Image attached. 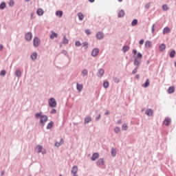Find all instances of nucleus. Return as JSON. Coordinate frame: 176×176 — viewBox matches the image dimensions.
<instances>
[{"label": "nucleus", "mask_w": 176, "mask_h": 176, "mask_svg": "<svg viewBox=\"0 0 176 176\" xmlns=\"http://www.w3.org/2000/svg\"><path fill=\"white\" fill-rule=\"evenodd\" d=\"M96 38L98 39H102L104 38V34L101 32H99L96 34Z\"/></svg>", "instance_id": "obj_13"}, {"label": "nucleus", "mask_w": 176, "mask_h": 176, "mask_svg": "<svg viewBox=\"0 0 176 176\" xmlns=\"http://www.w3.org/2000/svg\"><path fill=\"white\" fill-rule=\"evenodd\" d=\"M133 54H137V50H133Z\"/></svg>", "instance_id": "obj_54"}, {"label": "nucleus", "mask_w": 176, "mask_h": 176, "mask_svg": "<svg viewBox=\"0 0 176 176\" xmlns=\"http://www.w3.org/2000/svg\"><path fill=\"white\" fill-rule=\"evenodd\" d=\"M85 34H87V35H90V30H86Z\"/></svg>", "instance_id": "obj_49"}, {"label": "nucleus", "mask_w": 176, "mask_h": 176, "mask_svg": "<svg viewBox=\"0 0 176 176\" xmlns=\"http://www.w3.org/2000/svg\"><path fill=\"white\" fill-rule=\"evenodd\" d=\"M49 105L51 108H56L57 107V102H56V99L52 98L49 100Z\"/></svg>", "instance_id": "obj_2"}, {"label": "nucleus", "mask_w": 176, "mask_h": 176, "mask_svg": "<svg viewBox=\"0 0 176 176\" xmlns=\"http://www.w3.org/2000/svg\"><path fill=\"white\" fill-rule=\"evenodd\" d=\"M118 123L120 124V123H122V122L121 121H118Z\"/></svg>", "instance_id": "obj_60"}, {"label": "nucleus", "mask_w": 176, "mask_h": 176, "mask_svg": "<svg viewBox=\"0 0 176 176\" xmlns=\"http://www.w3.org/2000/svg\"><path fill=\"white\" fill-rule=\"evenodd\" d=\"M115 133H119L120 131V127H116L114 129Z\"/></svg>", "instance_id": "obj_43"}, {"label": "nucleus", "mask_w": 176, "mask_h": 176, "mask_svg": "<svg viewBox=\"0 0 176 176\" xmlns=\"http://www.w3.org/2000/svg\"><path fill=\"white\" fill-rule=\"evenodd\" d=\"M122 1H123V0H118V2H122Z\"/></svg>", "instance_id": "obj_62"}, {"label": "nucleus", "mask_w": 176, "mask_h": 176, "mask_svg": "<svg viewBox=\"0 0 176 176\" xmlns=\"http://www.w3.org/2000/svg\"><path fill=\"white\" fill-rule=\"evenodd\" d=\"M97 166H104L105 164V161L104 160V158L99 159L96 162Z\"/></svg>", "instance_id": "obj_6"}, {"label": "nucleus", "mask_w": 176, "mask_h": 176, "mask_svg": "<svg viewBox=\"0 0 176 176\" xmlns=\"http://www.w3.org/2000/svg\"><path fill=\"white\" fill-rule=\"evenodd\" d=\"M76 85H77L76 89L79 92L82 91V90H83V85H80L78 82L76 83Z\"/></svg>", "instance_id": "obj_14"}, {"label": "nucleus", "mask_w": 176, "mask_h": 176, "mask_svg": "<svg viewBox=\"0 0 176 176\" xmlns=\"http://www.w3.org/2000/svg\"><path fill=\"white\" fill-rule=\"evenodd\" d=\"M114 80L116 83H119V78H116Z\"/></svg>", "instance_id": "obj_51"}, {"label": "nucleus", "mask_w": 176, "mask_h": 176, "mask_svg": "<svg viewBox=\"0 0 176 176\" xmlns=\"http://www.w3.org/2000/svg\"><path fill=\"white\" fill-rule=\"evenodd\" d=\"M0 75H1V76H5V75H6V71L2 70L0 73Z\"/></svg>", "instance_id": "obj_42"}, {"label": "nucleus", "mask_w": 176, "mask_h": 176, "mask_svg": "<svg viewBox=\"0 0 176 176\" xmlns=\"http://www.w3.org/2000/svg\"><path fill=\"white\" fill-rule=\"evenodd\" d=\"M33 45L35 47H38L41 45V40L38 37H34L33 40Z\"/></svg>", "instance_id": "obj_3"}, {"label": "nucleus", "mask_w": 176, "mask_h": 176, "mask_svg": "<svg viewBox=\"0 0 176 176\" xmlns=\"http://www.w3.org/2000/svg\"><path fill=\"white\" fill-rule=\"evenodd\" d=\"M105 115H109V112H108V111L106 112V113H105Z\"/></svg>", "instance_id": "obj_58"}, {"label": "nucleus", "mask_w": 176, "mask_h": 176, "mask_svg": "<svg viewBox=\"0 0 176 176\" xmlns=\"http://www.w3.org/2000/svg\"><path fill=\"white\" fill-rule=\"evenodd\" d=\"M99 157L100 154H98V153H94L91 157V160H92V162H95V160H97Z\"/></svg>", "instance_id": "obj_5"}, {"label": "nucleus", "mask_w": 176, "mask_h": 176, "mask_svg": "<svg viewBox=\"0 0 176 176\" xmlns=\"http://www.w3.org/2000/svg\"><path fill=\"white\" fill-rule=\"evenodd\" d=\"M16 76L19 77L21 76V72L20 70H16Z\"/></svg>", "instance_id": "obj_40"}, {"label": "nucleus", "mask_w": 176, "mask_h": 176, "mask_svg": "<svg viewBox=\"0 0 176 176\" xmlns=\"http://www.w3.org/2000/svg\"><path fill=\"white\" fill-rule=\"evenodd\" d=\"M103 87L107 89L109 87V82L108 81H104L103 83Z\"/></svg>", "instance_id": "obj_32"}, {"label": "nucleus", "mask_w": 176, "mask_h": 176, "mask_svg": "<svg viewBox=\"0 0 176 176\" xmlns=\"http://www.w3.org/2000/svg\"><path fill=\"white\" fill-rule=\"evenodd\" d=\"M122 50H123L124 53H126V52H129V50H130V47L124 46L122 48Z\"/></svg>", "instance_id": "obj_29"}, {"label": "nucleus", "mask_w": 176, "mask_h": 176, "mask_svg": "<svg viewBox=\"0 0 176 176\" xmlns=\"http://www.w3.org/2000/svg\"><path fill=\"white\" fill-rule=\"evenodd\" d=\"M78 19L79 20L82 21L85 19V15L82 14L81 12L78 13Z\"/></svg>", "instance_id": "obj_23"}, {"label": "nucleus", "mask_w": 176, "mask_h": 176, "mask_svg": "<svg viewBox=\"0 0 176 176\" xmlns=\"http://www.w3.org/2000/svg\"><path fill=\"white\" fill-rule=\"evenodd\" d=\"M58 36V34L54 32H52L50 35V39H53L54 38H57Z\"/></svg>", "instance_id": "obj_22"}, {"label": "nucleus", "mask_w": 176, "mask_h": 176, "mask_svg": "<svg viewBox=\"0 0 176 176\" xmlns=\"http://www.w3.org/2000/svg\"><path fill=\"white\" fill-rule=\"evenodd\" d=\"M50 113L54 114V113H57V110H56V109H53L51 111Z\"/></svg>", "instance_id": "obj_46"}, {"label": "nucleus", "mask_w": 176, "mask_h": 176, "mask_svg": "<svg viewBox=\"0 0 176 176\" xmlns=\"http://www.w3.org/2000/svg\"><path fill=\"white\" fill-rule=\"evenodd\" d=\"M111 155L113 157L116 156V149H115V148L111 149Z\"/></svg>", "instance_id": "obj_35"}, {"label": "nucleus", "mask_w": 176, "mask_h": 176, "mask_svg": "<svg viewBox=\"0 0 176 176\" xmlns=\"http://www.w3.org/2000/svg\"><path fill=\"white\" fill-rule=\"evenodd\" d=\"M173 57H175V50H172L170 53V58H173Z\"/></svg>", "instance_id": "obj_30"}, {"label": "nucleus", "mask_w": 176, "mask_h": 176, "mask_svg": "<svg viewBox=\"0 0 176 176\" xmlns=\"http://www.w3.org/2000/svg\"><path fill=\"white\" fill-rule=\"evenodd\" d=\"M63 43L65 45H67V43H68V40L67 38V36H64V37H63Z\"/></svg>", "instance_id": "obj_37"}, {"label": "nucleus", "mask_w": 176, "mask_h": 176, "mask_svg": "<svg viewBox=\"0 0 176 176\" xmlns=\"http://www.w3.org/2000/svg\"><path fill=\"white\" fill-rule=\"evenodd\" d=\"M162 9L163 10H168V6L167 5H164Z\"/></svg>", "instance_id": "obj_41"}, {"label": "nucleus", "mask_w": 176, "mask_h": 176, "mask_svg": "<svg viewBox=\"0 0 176 176\" xmlns=\"http://www.w3.org/2000/svg\"><path fill=\"white\" fill-rule=\"evenodd\" d=\"M145 47H146L147 49H149V47H152V41H146L145 42Z\"/></svg>", "instance_id": "obj_11"}, {"label": "nucleus", "mask_w": 176, "mask_h": 176, "mask_svg": "<svg viewBox=\"0 0 176 176\" xmlns=\"http://www.w3.org/2000/svg\"><path fill=\"white\" fill-rule=\"evenodd\" d=\"M144 39H141V40L139 41V43H140V45H144Z\"/></svg>", "instance_id": "obj_50"}, {"label": "nucleus", "mask_w": 176, "mask_h": 176, "mask_svg": "<svg viewBox=\"0 0 176 176\" xmlns=\"http://www.w3.org/2000/svg\"><path fill=\"white\" fill-rule=\"evenodd\" d=\"M43 116L42 113H36L35 114V118H36V119H38V118H40V119H41V116Z\"/></svg>", "instance_id": "obj_38"}, {"label": "nucleus", "mask_w": 176, "mask_h": 176, "mask_svg": "<svg viewBox=\"0 0 176 176\" xmlns=\"http://www.w3.org/2000/svg\"><path fill=\"white\" fill-rule=\"evenodd\" d=\"M137 24H138V20H137V19H134V20L132 21V23H131V25H132L133 27L137 25Z\"/></svg>", "instance_id": "obj_31"}, {"label": "nucleus", "mask_w": 176, "mask_h": 176, "mask_svg": "<svg viewBox=\"0 0 176 176\" xmlns=\"http://www.w3.org/2000/svg\"><path fill=\"white\" fill-rule=\"evenodd\" d=\"M137 71H138V67L134 69V70L132 72V74H137Z\"/></svg>", "instance_id": "obj_47"}, {"label": "nucleus", "mask_w": 176, "mask_h": 176, "mask_svg": "<svg viewBox=\"0 0 176 176\" xmlns=\"http://www.w3.org/2000/svg\"><path fill=\"white\" fill-rule=\"evenodd\" d=\"M152 32H155V25L152 26Z\"/></svg>", "instance_id": "obj_52"}, {"label": "nucleus", "mask_w": 176, "mask_h": 176, "mask_svg": "<svg viewBox=\"0 0 176 176\" xmlns=\"http://www.w3.org/2000/svg\"><path fill=\"white\" fill-rule=\"evenodd\" d=\"M9 5L10 6H13L14 5V1H13V0L10 1Z\"/></svg>", "instance_id": "obj_48"}, {"label": "nucleus", "mask_w": 176, "mask_h": 176, "mask_svg": "<svg viewBox=\"0 0 176 176\" xmlns=\"http://www.w3.org/2000/svg\"><path fill=\"white\" fill-rule=\"evenodd\" d=\"M3 50V45H0V52Z\"/></svg>", "instance_id": "obj_53"}, {"label": "nucleus", "mask_w": 176, "mask_h": 176, "mask_svg": "<svg viewBox=\"0 0 176 176\" xmlns=\"http://www.w3.org/2000/svg\"><path fill=\"white\" fill-rule=\"evenodd\" d=\"M104 71L103 69H100L98 71V73H97V75L99 78H102V76H104Z\"/></svg>", "instance_id": "obj_8"}, {"label": "nucleus", "mask_w": 176, "mask_h": 176, "mask_svg": "<svg viewBox=\"0 0 176 176\" xmlns=\"http://www.w3.org/2000/svg\"><path fill=\"white\" fill-rule=\"evenodd\" d=\"M170 28H165L163 30L164 35L170 32Z\"/></svg>", "instance_id": "obj_26"}, {"label": "nucleus", "mask_w": 176, "mask_h": 176, "mask_svg": "<svg viewBox=\"0 0 176 176\" xmlns=\"http://www.w3.org/2000/svg\"><path fill=\"white\" fill-rule=\"evenodd\" d=\"M166 49V45L164 43H162L160 45V50L161 52H163Z\"/></svg>", "instance_id": "obj_27"}, {"label": "nucleus", "mask_w": 176, "mask_h": 176, "mask_svg": "<svg viewBox=\"0 0 176 176\" xmlns=\"http://www.w3.org/2000/svg\"><path fill=\"white\" fill-rule=\"evenodd\" d=\"M82 74L83 76H87V70L85 69L84 70L82 71Z\"/></svg>", "instance_id": "obj_39"}, {"label": "nucleus", "mask_w": 176, "mask_h": 176, "mask_svg": "<svg viewBox=\"0 0 176 176\" xmlns=\"http://www.w3.org/2000/svg\"><path fill=\"white\" fill-rule=\"evenodd\" d=\"M82 47H85V49H87V47H89V43L84 42L82 44Z\"/></svg>", "instance_id": "obj_36"}, {"label": "nucleus", "mask_w": 176, "mask_h": 176, "mask_svg": "<svg viewBox=\"0 0 176 176\" xmlns=\"http://www.w3.org/2000/svg\"><path fill=\"white\" fill-rule=\"evenodd\" d=\"M170 123H171V119L168 118H166L164 121V124H165V126H168Z\"/></svg>", "instance_id": "obj_15"}, {"label": "nucleus", "mask_w": 176, "mask_h": 176, "mask_svg": "<svg viewBox=\"0 0 176 176\" xmlns=\"http://www.w3.org/2000/svg\"><path fill=\"white\" fill-rule=\"evenodd\" d=\"M43 149V146H41V145H38L36 147V151H37V152L38 153H41V152H42V150Z\"/></svg>", "instance_id": "obj_19"}, {"label": "nucleus", "mask_w": 176, "mask_h": 176, "mask_svg": "<svg viewBox=\"0 0 176 176\" xmlns=\"http://www.w3.org/2000/svg\"><path fill=\"white\" fill-rule=\"evenodd\" d=\"M89 2H94V0H89Z\"/></svg>", "instance_id": "obj_59"}, {"label": "nucleus", "mask_w": 176, "mask_h": 176, "mask_svg": "<svg viewBox=\"0 0 176 176\" xmlns=\"http://www.w3.org/2000/svg\"><path fill=\"white\" fill-rule=\"evenodd\" d=\"M141 58H142V54L139 52L138 53L137 56L135 58L134 65H135L136 67H138V65H140L141 63Z\"/></svg>", "instance_id": "obj_1"}, {"label": "nucleus", "mask_w": 176, "mask_h": 176, "mask_svg": "<svg viewBox=\"0 0 176 176\" xmlns=\"http://www.w3.org/2000/svg\"><path fill=\"white\" fill-rule=\"evenodd\" d=\"M43 13H44V12H43V10L42 8H38V9L37 10V14H38V16H43Z\"/></svg>", "instance_id": "obj_21"}, {"label": "nucleus", "mask_w": 176, "mask_h": 176, "mask_svg": "<svg viewBox=\"0 0 176 176\" xmlns=\"http://www.w3.org/2000/svg\"><path fill=\"white\" fill-rule=\"evenodd\" d=\"M75 45L76 46H82V43H80V41H76Z\"/></svg>", "instance_id": "obj_44"}, {"label": "nucleus", "mask_w": 176, "mask_h": 176, "mask_svg": "<svg viewBox=\"0 0 176 176\" xmlns=\"http://www.w3.org/2000/svg\"><path fill=\"white\" fill-rule=\"evenodd\" d=\"M146 8H147V9L149 8V6H146Z\"/></svg>", "instance_id": "obj_61"}, {"label": "nucleus", "mask_w": 176, "mask_h": 176, "mask_svg": "<svg viewBox=\"0 0 176 176\" xmlns=\"http://www.w3.org/2000/svg\"><path fill=\"white\" fill-rule=\"evenodd\" d=\"M36 57H38V54L36 52H34L32 55H31V58L32 60H36Z\"/></svg>", "instance_id": "obj_25"}, {"label": "nucleus", "mask_w": 176, "mask_h": 176, "mask_svg": "<svg viewBox=\"0 0 176 176\" xmlns=\"http://www.w3.org/2000/svg\"><path fill=\"white\" fill-rule=\"evenodd\" d=\"M100 118H101V115L100 114L96 119H97V120H98V119H100Z\"/></svg>", "instance_id": "obj_57"}, {"label": "nucleus", "mask_w": 176, "mask_h": 176, "mask_svg": "<svg viewBox=\"0 0 176 176\" xmlns=\"http://www.w3.org/2000/svg\"><path fill=\"white\" fill-rule=\"evenodd\" d=\"M56 16L58 17H63V11H57L56 12Z\"/></svg>", "instance_id": "obj_34"}, {"label": "nucleus", "mask_w": 176, "mask_h": 176, "mask_svg": "<svg viewBox=\"0 0 176 176\" xmlns=\"http://www.w3.org/2000/svg\"><path fill=\"white\" fill-rule=\"evenodd\" d=\"M25 38L26 39V41H31L32 39V33L31 32H28L25 36Z\"/></svg>", "instance_id": "obj_7"}, {"label": "nucleus", "mask_w": 176, "mask_h": 176, "mask_svg": "<svg viewBox=\"0 0 176 176\" xmlns=\"http://www.w3.org/2000/svg\"><path fill=\"white\" fill-rule=\"evenodd\" d=\"M122 130H124V131L127 130V124H124L122 125Z\"/></svg>", "instance_id": "obj_45"}, {"label": "nucleus", "mask_w": 176, "mask_h": 176, "mask_svg": "<svg viewBox=\"0 0 176 176\" xmlns=\"http://www.w3.org/2000/svg\"><path fill=\"white\" fill-rule=\"evenodd\" d=\"M4 174H5V171H3V170L1 171V176H3Z\"/></svg>", "instance_id": "obj_56"}, {"label": "nucleus", "mask_w": 176, "mask_h": 176, "mask_svg": "<svg viewBox=\"0 0 176 176\" xmlns=\"http://www.w3.org/2000/svg\"><path fill=\"white\" fill-rule=\"evenodd\" d=\"M174 91H175V87H170L168 89V94H173V93H174Z\"/></svg>", "instance_id": "obj_16"}, {"label": "nucleus", "mask_w": 176, "mask_h": 176, "mask_svg": "<svg viewBox=\"0 0 176 176\" xmlns=\"http://www.w3.org/2000/svg\"><path fill=\"white\" fill-rule=\"evenodd\" d=\"M135 78H136V79H140V75H139V74H137V75L135 76Z\"/></svg>", "instance_id": "obj_55"}, {"label": "nucleus", "mask_w": 176, "mask_h": 176, "mask_svg": "<svg viewBox=\"0 0 176 176\" xmlns=\"http://www.w3.org/2000/svg\"><path fill=\"white\" fill-rule=\"evenodd\" d=\"M59 176H63V175H60Z\"/></svg>", "instance_id": "obj_64"}, {"label": "nucleus", "mask_w": 176, "mask_h": 176, "mask_svg": "<svg viewBox=\"0 0 176 176\" xmlns=\"http://www.w3.org/2000/svg\"><path fill=\"white\" fill-rule=\"evenodd\" d=\"M124 11L123 10H121L119 12H118V17H124Z\"/></svg>", "instance_id": "obj_24"}, {"label": "nucleus", "mask_w": 176, "mask_h": 176, "mask_svg": "<svg viewBox=\"0 0 176 176\" xmlns=\"http://www.w3.org/2000/svg\"><path fill=\"white\" fill-rule=\"evenodd\" d=\"M40 120H41L40 122L42 124H44L45 123H46V122H47V116H45V115L41 116Z\"/></svg>", "instance_id": "obj_4"}, {"label": "nucleus", "mask_w": 176, "mask_h": 176, "mask_svg": "<svg viewBox=\"0 0 176 176\" xmlns=\"http://www.w3.org/2000/svg\"><path fill=\"white\" fill-rule=\"evenodd\" d=\"M76 173H78V166H74L72 168V174H74V176H77Z\"/></svg>", "instance_id": "obj_10"}, {"label": "nucleus", "mask_w": 176, "mask_h": 176, "mask_svg": "<svg viewBox=\"0 0 176 176\" xmlns=\"http://www.w3.org/2000/svg\"><path fill=\"white\" fill-rule=\"evenodd\" d=\"M146 115H147L148 116H152L153 115V111H152L151 109H148L146 112H145Z\"/></svg>", "instance_id": "obj_12"}, {"label": "nucleus", "mask_w": 176, "mask_h": 176, "mask_svg": "<svg viewBox=\"0 0 176 176\" xmlns=\"http://www.w3.org/2000/svg\"><path fill=\"white\" fill-rule=\"evenodd\" d=\"M175 67H176V61L175 62Z\"/></svg>", "instance_id": "obj_63"}, {"label": "nucleus", "mask_w": 176, "mask_h": 176, "mask_svg": "<svg viewBox=\"0 0 176 176\" xmlns=\"http://www.w3.org/2000/svg\"><path fill=\"white\" fill-rule=\"evenodd\" d=\"M54 126V122H53L52 121H51L50 123H48L47 126V130H50V129H53V126Z\"/></svg>", "instance_id": "obj_18"}, {"label": "nucleus", "mask_w": 176, "mask_h": 176, "mask_svg": "<svg viewBox=\"0 0 176 176\" xmlns=\"http://www.w3.org/2000/svg\"><path fill=\"white\" fill-rule=\"evenodd\" d=\"M99 52H100L98 48H95L91 52V55L93 56V57H96Z\"/></svg>", "instance_id": "obj_9"}, {"label": "nucleus", "mask_w": 176, "mask_h": 176, "mask_svg": "<svg viewBox=\"0 0 176 176\" xmlns=\"http://www.w3.org/2000/svg\"><path fill=\"white\" fill-rule=\"evenodd\" d=\"M5 8H6V3L3 2L0 4V9L3 10L5 9Z\"/></svg>", "instance_id": "obj_33"}, {"label": "nucleus", "mask_w": 176, "mask_h": 176, "mask_svg": "<svg viewBox=\"0 0 176 176\" xmlns=\"http://www.w3.org/2000/svg\"><path fill=\"white\" fill-rule=\"evenodd\" d=\"M90 122H91V117H87L85 118L84 123L85 124H87V123H90Z\"/></svg>", "instance_id": "obj_20"}, {"label": "nucleus", "mask_w": 176, "mask_h": 176, "mask_svg": "<svg viewBox=\"0 0 176 176\" xmlns=\"http://www.w3.org/2000/svg\"><path fill=\"white\" fill-rule=\"evenodd\" d=\"M63 144H64V140L60 139V142H56L55 143V146H57V148H58V146H61V145Z\"/></svg>", "instance_id": "obj_17"}, {"label": "nucleus", "mask_w": 176, "mask_h": 176, "mask_svg": "<svg viewBox=\"0 0 176 176\" xmlns=\"http://www.w3.org/2000/svg\"><path fill=\"white\" fill-rule=\"evenodd\" d=\"M149 79H147L144 84L142 85V87H148L149 86Z\"/></svg>", "instance_id": "obj_28"}]
</instances>
